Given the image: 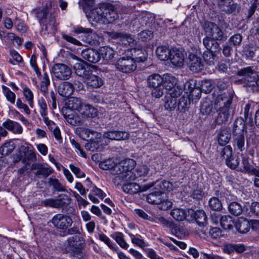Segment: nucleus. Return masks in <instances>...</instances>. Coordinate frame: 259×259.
Masks as SVG:
<instances>
[{"instance_id":"f257e3e1","label":"nucleus","mask_w":259,"mask_h":259,"mask_svg":"<svg viewBox=\"0 0 259 259\" xmlns=\"http://www.w3.org/2000/svg\"><path fill=\"white\" fill-rule=\"evenodd\" d=\"M233 94L232 92H225L219 95L215 102V108L219 109L217 111L218 115L216 121L218 124H222L228 121L230 116L229 107L232 103Z\"/></svg>"},{"instance_id":"f03ea898","label":"nucleus","mask_w":259,"mask_h":259,"mask_svg":"<svg viewBox=\"0 0 259 259\" xmlns=\"http://www.w3.org/2000/svg\"><path fill=\"white\" fill-rule=\"evenodd\" d=\"M135 165V161L132 159H126L117 164L113 170V175L116 176L112 181L115 183L118 181L128 182L135 180L136 176L132 169L134 168ZM117 182L119 183V182Z\"/></svg>"},{"instance_id":"7ed1b4c3","label":"nucleus","mask_w":259,"mask_h":259,"mask_svg":"<svg viewBox=\"0 0 259 259\" xmlns=\"http://www.w3.org/2000/svg\"><path fill=\"white\" fill-rule=\"evenodd\" d=\"M237 75L241 76V81L246 87H254L257 75L253 67L248 66L238 70Z\"/></svg>"},{"instance_id":"20e7f679","label":"nucleus","mask_w":259,"mask_h":259,"mask_svg":"<svg viewBox=\"0 0 259 259\" xmlns=\"http://www.w3.org/2000/svg\"><path fill=\"white\" fill-rule=\"evenodd\" d=\"M163 78L158 74H153L148 77L147 82L149 87L153 88L152 91L153 97L159 98L163 95Z\"/></svg>"},{"instance_id":"39448f33","label":"nucleus","mask_w":259,"mask_h":259,"mask_svg":"<svg viewBox=\"0 0 259 259\" xmlns=\"http://www.w3.org/2000/svg\"><path fill=\"white\" fill-rule=\"evenodd\" d=\"M51 222L56 229L66 231L72 226L73 220L66 214L57 213L53 217Z\"/></svg>"},{"instance_id":"423d86ee","label":"nucleus","mask_w":259,"mask_h":259,"mask_svg":"<svg viewBox=\"0 0 259 259\" xmlns=\"http://www.w3.org/2000/svg\"><path fill=\"white\" fill-rule=\"evenodd\" d=\"M116 69L125 73L134 71L137 68L136 63L131 57H123L118 59L115 64Z\"/></svg>"},{"instance_id":"0eeeda50","label":"nucleus","mask_w":259,"mask_h":259,"mask_svg":"<svg viewBox=\"0 0 259 259\" xmlns=\"http://www.w3.org/2000/svg\"><path fill=\"white\" fill-rule=\"evenodd\" d=\"M104 4H99L98 7L90 10L89 12L87 11L86 8L84 9V12L86 14V16L90 22L104 24V8H105Z\"/></svg>"},{"instance_id":"6e6552de","label":"nucleus","mask_w":259,"mask_h":259,"mask_svg":"<svg viewBox=\"0 0 259 259\" xmlns=\"http://www.w3.org/2000/svg\"><path fill=\"white\" fill-rule=\"evenodd\" d=\"M203 29L205 37L218 40L223 39L224 33L221 28L215 23L210 22H205Z\"/></svg>"},{"instance_id":"1a4fd4ad","label":"nucleus","mask_w":259,"mask_h":259,"mask_svg":"<svg viewBox=\"0 0 259 259\" xmlns=\"http://www.w3.org/2000/svg\"><path fill=\"white\" fill-rule=\"evenodd\" d=\"M52 71L55 77L61 80L69 79L72 75V69L67 65L62 63L55 64Z\"/></svg>"},{"instance_id":"9d476101","label":"nucleus","mask_w":259,"mask_h":259,"mask_svg":"<svg viewBox=\"0 0 259 259\" xmlns=\"http://www.w3.org/2000/svg\"><path fill=\"white\" fill-rule=\"evenodd\" d=\"M74 32L77 34L83 33L82 40L88 45L96 46L99 43L96 39V34L93 32V30L91 28L78 26L74 28Z\"/></svg>"},{"instance_id":"9b49d317","label":"nucleus","mask_w":259,"mask_h":259,"mask_svg":"<svg viewBox=\"0 0 259 259\" xmlns=\"http://www.w3.org/2000/svg\"><path fill=\"white\" fill-rule=\"evenodd\" d=\"M221 156L225 159L226 164L230 168L235 169L238 166L239 159L238 157L232 156V149L230 145L227 146L223 149L221 152Z\"/></svg>"},{"instance_id":"f8f14e48","label":"nucleus","mask_w":259,"mask_h":259,"mask_svg":"<svg viewBox=\"0 0 259 259\" xmlns=\"http://www.w3.org/2000/svg\"><path fill=\"white\" fill-rule=\"evenodd\" d=\"M104 24L111 23L117 20L119 16L115 7L110 4L105 3Z\"/></svg>"},{"instance_id":"ddd939ff","label":"nucleus","mask_w":259,"mask_h":259,"mask_svg":"<svg viewBox=\"0 0 259 259\" xmlns=\"http://www.w3.org/2000/svg\"><path fill=\"white\" fill-rule=\"evenodd\" d=\"M153 186V183H152L151 184L145 185L143 187H141L137 183L127 182L122 186V190L126 193L134 194L141 191H146Z\"/></svg>"},{"instance_id":"4468645a","label":"nucleus","mask_w":259,"mask_h":259,"mask_svg":"<svg viewBox=\"0 0 259 259\" xmlns=\"http://www.w3.org/2000/svg\"><path fill=\"white\" fill-rule=\"evenodd\" d=\"M81 131L82 135H85V138L88 139V140L91 141L90 144L91 146L92 145L95 146L96 143H100L101 144H104L103 141L105 140V139H103V136L100 133L86 128H82Z\"/></svg>"},{"instance_id":"2eb2a0df","label":"nucleus","mask_w":259,"mask_h":259,"mask_svg":"<svg viewBox=\"0 0 259 259\" xmlns=\"http://www.w3.org/2000/svg\"><path fill=\"white\" fill-rule=\"evenodd\" d=\"M81 55L82 58L92 63H96L100 60L99 51L95 49H88L83 50Z\"/></svg>"},{"instance_id":"dca6fc26","label":"nucleus","mask_w":259,"mask_h":259,"mask_svg":"<svg viewBox=\"0 0 259 259\" xmlns=\"http://www.w3.org/2000/svg\"><path fill=\"white\" fill-rule=\"evenodd\" d=\"M130 135L125 132L111 131L105 133L103 139H108L111 140H125L129 138Z\"/></svg>"},{"instance_id":"f3484780","label":"nucleus","mask_w":259,"mask_h":259,"mask_svg":"<svg viewBox=\"0 0 259 259\" xmlns=\"http://www.w3.org/2000/svg\"><path fill=\"white\" fill-rule=\"evenodd\" d=\"M100 59L102 58L107 63H111L113 62L116 55L115 51L111 48L104 47L99 50Z\"/></svg>"},{"instance_id":"a211bd4d","label":"nucleus","mask_w":259,"mask_h":259,"mask_svg":"<svg viewBox=\"0 0 259 259\" xmlns=\"http://www.w3.org/2000/svg\"><path fill=\"white\" fill-rule=\"evenodd\" d=\"M63 111V115L66 121L70 124L76 126L81 124L83 120L81 117L70 109Z\"/></svg>"},{"instance_id":"6ab92c4d","label":"nucleus","mask_w":259,"mask_h":259,"mask_svg":"<svg viewBox=\"0 0 259 259\" xmlns=\"http://www.w3.org/2000/svg\"><path fill=\"white\" fill-rule=\"evenodd\" d=\"M189 66L190 69L193 72H198L203 68V63L200 58L195 55H189Z\"/></svg>"},{"instance_id":"aec40b11","label":"nucleus","mask_w":259,"mask_h":259,"mask_svg":"<svg viewBox=\"0 0 259 259\" xmlns=\"http://www.w3.org/2000/svg\"><path fill=\"white\" fill-rule=\"evenodd\" d=\"M58 91L60 96L68 98L70 97L73 93V85L68 81L62 82L59 84Z\"/></svg>"},{"instance_id":"412c9836","label":"nucleus","mask_w":259,"mask_h":259,"mask_svg":"<svg viewBox=\"0 0 259 259\" xmlns=\"http://www.w3.org/2000/svg\"><path fill=\"white\" fill-rule=\"evenodd\" d=\"M218 5L223 11L229 14L235 13L237 9V4L233 0H218Z\"/></svg>"},{"instance_id":"4be33fe9","label":"nucleus","mask_w":259,"mask_h":259,"mask_svg":"<svg viewBox=\"0 0 259 259\" xmlns=\"http://www.w3.org/2000/svg\"><path fill=\"white\" fill-rule=\"evenodd\" d=\"M32 169L36 170L34 175L37 178H40L41 176L44 178H47L53 172L51 167H45L40 164H34L32 166Z\"/></svg>"},{"instance_id":"5701e85b","label":"nucleus","mask_w":259,"mask_h":259,"mask_svg":"<svg viewBox=\"0 0 259 259\" xmlns=\"http://www.w3.org/2000/svg\"><path fill=\"white\" fill-rule=\"evenodd\" d=\"M87 87L91 89H97L102 87L104 83V81L100 77L93 74L92 72L84 80Z\"/></svg>"},{"instance_id":"b1692460","label":"nucleus","mask_w":259,"mask_h":259,"mask_svg":"<svg viewBox=\"0 0 259 259\" xmlns=\"http://www.w3.org/2000/svg\"><path fill=\"white\" fill-rule=\"evenodd\" d=\"M168 59L170 60L174 65L181 67L184 64V55L183 53L180 50H172Z\"/></svg>"},{"instance_id":"393cba45","label":"nucleus","mask_w":259,"mask_h":259,"mask_svg":"<svg viewBox=\"0 0 259 259\" xmlns=\"http://www.w3.org/2000/svg\"><path fill=\"white\" fill-rule=\"evenodd\" d=\"M68 245L70 247V249L72 250L75 254H76L77 257L80 258L81 255V248L80 244L79 242V237L74 236L70 237L67 240Z\"/></svg>"},{"instance_id":"a878e982","label":"nucleus","mask_w":259,"mask_h":259,"mask_svg":"<svg viewBox=\"0 0 259 259\" xmlns=\"http://www.w3.org/2000/svg\"><path fill=\"white\" fill-rule=\"evenodd\" d=\"M20 149L23 154L21 155L23 158L22 162L28 163L29 161H34L36 160V156L34 149L30 150L28 147L25 146H21Z\"/></svg>"},{"instance_id":"bb28decb","label":"nucleus","mask_w":259,"mask_h":259,"mask_svg":"<svg viewBox=\"0 0 259 259\" xmlns=\"http://www.w3.org/2000/svg\"><path fill=\"white\" fill-rule=\"evenodd\" d=\"M163 197H166L165 193L158 190L149 193L147 195L146 199L149 203L158 205L160 203Z\"/></svg>"},{"instance_id":"cd10ccee","label":"nucleus","mask_w":259,"mask_h":259,"mask_svg":"<svg viewBox=\"0 0 259 259\" xmlns=\"http://www.w3.org/2000/svg\"><path fill=\"white\" fill-rule=\"evenodd\" d=\"M237 230L240 233H246L251 228V223L245 218H239L235 224Z\"/></svg>"},{"instance_id":"c85d7f7f","label":"nucleus","mask_w":259,"mask_h":259,"mask_svg":"<svg viewBox=\"0 0 259 259\" xmlns=\"http://www.w3.org/2000/svg\"><path fill=\"white\" fill-rule=\"evenodd\" d=\"M42 23V28L48 33H55L57 30V24L54 16L50 15L49 18Z\"/></svg>"},{"instance_id":"c756f323","label":"nucleus","mask_w":259,"mask_h":259,"mask_svg":"<svg viewBox=\"0 0 259 259\" xmlns=\"http://www.w3.org/2000/svg\"><path fill=\"white\" fill-rule=\"evenodd\" d=\"M132 59H133L135 62H144L147 58L148 54L145 50L139 49L134 48L131 50Z\"/></svg>"},{"instance_id":"7c9ffc66","label":"nucleus","mask_w":259,"mask_h":259,"mask_svg":"<svg viewBox=\"0 0 259 259\" xmlns=\"http://www.w3.org/2000/svg\"><path fill=\"white\" fill-rule=\"evenodd\" d=\"M214 39L211 38H208L205 37L203 39V44L204 47L206 48V51L214 52V53H218L221 50L219 44Z\"/></svg>"},{"instance_id":"2f4dec72","label":"nucleus","mask_w":259,"mask_h":259,"mask_svg":"<svg viewBox=\"0 0 259 259\" xmlns=\"http://www.w3.org/2000/svg\"><path fill=\"white\" fill-rule=\"evenodd\" d=\"M113 37L119 39L121 43L125 46H133L135 44V40L129 34L116 32L114 33Z\"/></svg>"},{"instance_id":"473e14b6","label":"nucleus","mask_w":259,"mask_h":259,"mask_svg":"<svg viewBox=\"0 0 259 259\" xmlns=\"http://www.w3.org/2000/svg\"><path fill=\"white\" fill-rule=\"evenodd\" d=\"M163 91L164 92V87L165 88L166 90L171 89V88L176 87L177 83V79L170 74H167L163 75Z\"/></svg>"},{"instance_id":"72a5a7b5","label":"nucleus","mask_w":259,"mask_h":259,"mask_svg":"<svg viewBox=\"0 0 259 259\" xmlns=\"http://www.w3.org/2000/svg\"><path fill=\"white\" fill-rule=\"evenodd\" d=\"M171 51L168 47L161 46L157 48L156 52L158 59L162 61H165L169 59Z\"/></svg>"},{"instance_id":"f704fd0d","label":"nucleus","mask_w":259,"mask_h":259,"mask_svg":"<svg viewBox=\"0 0 259 259\" xmlns=\"http://www.w3.org/2000/svg\"><path fill=\"white\" fill-rule=\"evenodd\" d=\"M74 70L75 74L77 75L82 77L84 80H85L92 72L89 67H86L84 65L80 64H76L74 67Z\"/></svg>"},{"instance_id":"c9c22d12","label":"nucleus","mask_w":259,"mask_h":259,"mask_svg":"<svg viewBox=\"0 0 259 259\" xmlns=\"http://www.w3.org/2000/svg\"><path fill=\"white\" fill-rule=\"evenodd\" d=\"M245 122L242 118H237L235 121L233 128V136L244 135Z\"/></svg>"},{"instance_id":"e433bc0d","label":"nucleus","mask_w":259,"mask_h":259,"mask_svg":"<svg viewBox=\"0 0 259 259\" xmlns=\"http://www.w3.org/2000/svg\"><path fill=\"white\" fill-rule=\"evenodd\" d=\"M79 113L87 117H94L97 115V110L93 106L84 104L79 110Z\"/></svg>"},{"instance_id":"4c0bfd02","label":"nucleus","mask_w":259,"mask_h":259,"mask_svg":"<svg viewBox=\"0 0 259 259\" xmlns=\"http://www.w3.org/2000/svg\"><path fill=\"white\" fill-rule=\"evenodd\" d=\"M15 148V144L12 141L5 143L0 147V158L11 154Z\"/></svg>"},{"instance_id":"58836bf2","label":"nucleus","mask_w":259,"mask_h":259,"mask_svg":"<svg viewBox=\"0 0 259 259\" xmlns=\"http://www.w3.org/2000/svg\"><path fill=\"white\" fill-rule=\"evenodd\" d=\"M231 138V134L227 128L221 129L218 134V142L224 146L228 143Z\"/></svg>"},{"instance_id":"ea45409f","label":"nucleus","mask_w":259,"mask_h":259,"mask_svg":"<svg viewBox=\"0 0 259 259\" xmlns=\"http://www.w3.org/2000/svg\"><path fill=\"white\" fill-rule=\"evenodd\" d=\"M233 136L234 146L240 151L245 149V138L244 135H238Z\"/></svg>"},{"instance_id":"a19ab883","label":"nucleus","mask_w":259,"mask_h":259,"mask_svg":"<svg viewBox=\"0 0 259 259\" xmlns=\"http://www.w3.org/2000/svg\"><path fill=\"white\" fill-rule=\"evenodd\" d=\"M229 212L235 216L240 215L243 211L242 205L237 202H231L228 206Z\"/></svg>"},{"instance_id":"79ce46f5","label":"nucleus","mask_w":259,"mask_h":259,"mask_svg":"<svg viewBox=\"0 0 259 259\" xmlns=\"http://www.w3.org/2000/svg\"><path fill=\"white\" fill-rule=\"evenodd\" d=\"M213 111V105L212 102L208 99H205L201 103L200 112L204 115L210 114Z\"/></svg>"},{"instance_id":"37998d69","label":"nucleus","mask_w":259,"mask_h":259,"mask_svg":"<svg viewBox=\"0 0 259 259\" xmlns=\"http://www.w3.org/2000/svg\"><path fill=\"white\" fill-rule=\"evenodd\" d=\"M33 13L38 19L40 25L45 23V21L49 17L48 11L47 9H36L33 11Z\"/></svg>"},{"instance_id":"c03bdc74","label":"nucleus","mask_w":259,"mask_h":259,"mask_svg":"<svg viewBox=\"0 0 259 259\" xmlns=\"http://www.w3.org/2000/svg\"><path fill=\"white\" fill-rule=\"evenodd\" d=\"M172 218L177 221H183L186 218V211L181 208H174L170 212Z\"/></svg>"},{"instance_id":"a18cd8bd","label":"nucleus","mask_w":259,"mask_h":259,"mask_svg":"<svg viewBox=\"0 0 259 259\" xmlns=\"http://www.w3.org/2000/svg\"><path fill=\"white\" fill-rule=\"evenodd\" d=\"M190 104V100L189 97L182 96L179 99V102L177 103L178 110L181 112H184L189 108Z\"/></svg>"},{"instance_id":"49530a36","label":"nucleus","mask_w":259,"mask_h":259,"mask_svg":"<svg viewBox=\"0 0 259 259\" xmlns=\"http://www.w3.org/2000/svg\"><path fill=\"white\" fill-rule=\"evenodd\" d=\"M234 224V221L231 216L229 215L222 216L221 225L224 229L231 230L233 228Z\"/></svg>"},{"instance_id":"de8ad7c7","label":"nucleus","mask_w":259,"mask_h":259,"mask_svg":"<svg viewBox=\"0 0 259 259\" xmlns=\"http://www.w3.org/2000/svg\"><path fill=\"white\" fill-rule=\"evenodd\" d=\"M194 218L196 222L199 226L204 225L207 222V217L204 211L198 210L194 213Z\"/></svg>"},{"instance_id":"09e8293b","label":"nucleus","mask_w":259,"mask_h":259,"mask_svg":"<svg viewBox=\"0 0 259 259\" xmlns=\"http://www.w3.org/2000/svg\"><path fill=\"white\" fill-rule=\"evenodd\" d=\"M71 199L66 194H60L56 199V208H61L64 206L69 204Z\"/></svg>"},{"instance_id":"8fccbe9b","label":"nucleus","mask_w":259,"mask_h":259,"mask_svg":"<svg viewBox=\"0 0 259 259\" xmlns=\"http://www.w3.org/2000/svg\"><path fill=\"white\" fill-rule=\"evenodd\" d=\"M48 184L50 186L53 187L54 190L56 191L64 192L66 190L63 185L57 179L50 178Z\"/></svg>"},{"instance_id":"3c124183","label":"nucleus","mask_w":259,"mask_h":259,"mask_svg":"<svg viewBox=\"0 0 259 259\" xmlns=\"http://www.w3.org/2000/svg\"><path fill=\"white\" fill-rule=\"evenodd\" d=\"M177 107V99L168 96H165V109L168 111L174 110Z\"/></svg>"},{"instance_id":"603ef678","label":"nucleus","mask_w":259,"mask_h":259,"mask_svg":"<svg viewBox=\"0 0 259 259\" xmlns=\"http://www.w3.org/2000/svg\"><path fill=\"white\" fill-rule=\"evenodd\" d=\"M117 164H115L111 159H108L101 162L99 166L101 168L104 170L110 169L111 173L113 175V170Z\"/></svg>"},{"instance_id":"864d4df0","label":"nucleus","mask_w":259,"mask_h":259,"mask_svg":"<svg viewBox=\"0 0 259 259\" xmlns=\"http://www.w3.org/2000/svg\"><path fill=\"white\" fill-rule=\"evenodd\" d=\"M112 237L115 240L120 246L124 249H127L128 245L123 239V234L120 232H116L111 235Z\"/></svg>"},{"instance_id":"5fc2aeb1","label":"nucleus","mask_w":259,"mask_h":259,"mask_svg":"<svg viewBox=\"0 0 259 259\" xmlns=\"http://www.w3.org/2000/svg\"><path fill=\"white\" fill-rule=\"evenodd\" d=\"M214 52L205 51L203 53V57L205 62L209 66L214 64L215 62Z\"/></svg>"},{"instance_id":"6e6d98bb","label":"nucleus","mask_w":259,"mask_h":259,"mask_svg":"<svg viewBox=\"0 0 259 259\" xmlns=\"http://www.w3.org/2000/svg\"><path fill=\"white\" fill-rule=\"evenodd\" d=\"M156 187H158L160 190L164 193V191H170L173 189V185L169 181H164L155 183Z\"/></svg>"},{"instance_id":"4d7b16f0","label":"nucleus","mask_w":259,"mask_h":259,"mask_svg":"<svg viewBox=\"0 0 259 259\" xmlns=\"http://www.w3.org/2000/svg\"><path fill=\"white\" fill-rule=\"evenodd\" d=\"M83 104L79 98H72L69 100V105H71V108L73 110H76L79 112V110L82 107Z\"/></svg>"},{"instance_id":"13d9d810","label":"nucleus","mask_w":259,"mask_h":259,"mask_svg":"<svg viewBox=\"0 0 259 259\" xmlns=\"http://www.w3.org/2000/svg\"><path fill=\"white\" fill-rule=\"evenodd\" d=\"M130 237L133 243L139 246L141 248H143L147 246V244L144 242V240L141 238V237L139 234L133 235L130 234Z\"/></svg>"},{"instance_id":"bf43d9fd","label":"nucleus","mask_w":259,"mask_h":259,"mask_svg":"<svg viewBox=\"0 0 259 259\" xmlns=\"http://www.w3.org/2000/svg\"><path fill=\"white\" fill-rule=\"evenodd\" d=\"M209 206L211 209L215 211L220 210L222 208V203L216 197H212L209 200Z\"/></svg>"},{"instance_id":"052dcab7","label":"nucleus","mask_w":259,"mask_h":259,"mask_svg":"<svg viewBox=\"0 0 259 259\" xmlns=\"http://www.w3.org/2000/svg\"><path fill=\"white\" fill-rule=\"evenodd\" d=\"M168 90L169 93L167 96L175 99L179 97L183 92L182 89L178 86H176Z\"/></svg>"},{"instance_id":"680f3d73","label":"nucleus","mask_w":259,"mask_h":259,"mask_svg":"<svg viewBox=\"0 0 259 259\" xmlns=\"http://www.w3.org/2000/svg\"><path fill=\"white\" fill-rule=\"evenodd\" d=\"M84 4H81L80 1L79 2L78 4L79 6L82 8L84 11V9H87V11L89 12L90 10L94 9L95 7V1L94 0H82Z\"/></svg>"},{"instance_id":"e2e57ef3","label":"nucleus","mask_w":259,"mask_h":259,"mask_svg":"<svg viewBox=\"0 0 259 259\" xmlns=\"http://www.w3.org/2000/svg\"><path fill=\"white\" fill-rule=\"evenodd\" d=\"M242 40V36L240 34L237 33L232 36L229 40V42L234 46H239Z\"/></svg>"},{"instance_id":"0e129e2a","label":"nucleus","mask_w":259,"mask_h":259,"mask_svg":"<svg viewBox=\"0 0 259 259\" xmlns=\"http://www.w3.org/2000/svg\"><path fill=\"white\" fill-rule=\"evenodd\" d=\"M38 105L40 108V114L41 116H45L48 115L47 105L46 101L43 98L38 100Z\"/></svg>"},{"instance_id":"69168bd1","label":"nucleus","mask_w":259,"mask_h":259,"mask_svg":"<svg viewBox=\"0 0 259 259\" xmlns=\"http://www.w3.org/2000/svg\"><path fill=\"white\" fill-rule=\"evenodd\" d=\"M172 205L171 201L166 199L165 197H163L160 203L158 204V208L162 210H167L170 208Z\"/></svg>"},{"instance_id":"338daca9","label":"nucleus","mask_w":259,"mask_h":259,"mask_svg":"<svg viewBox=\"0 0 259 259\" xmlns=\"http://www.w3.org/2000/svg\"><path fill=\"white\" fill-rule=\"evenodd\" d=\"M69 168L77 178H82L85 177V174L82 172L78 167L75 166L73 164H70L69 165Z\"/></svg>"},{"instance_id":"774afa93","label":"nucleus","mask_w":259,"mask_h":259,"mask_svg":"<svg viewBox=\"0 0 259 259\" xmlns=\"http://www.w3.org/2000/svg\"><path fill=\"white\" fill-rule=\"evenodd\" d=\"M250 212L252 215L259 217V202H253L250 206Z\"/></svg>"}]
</instances>
